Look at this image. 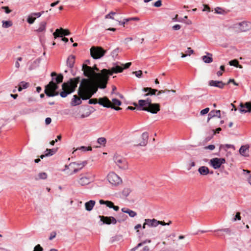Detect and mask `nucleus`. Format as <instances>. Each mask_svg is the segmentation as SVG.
<instances>
[{
    "mask_svg": "<svg viewBox=\"0 0 251 251\" xmlns=\"http://www.w3.org/2000/svg\"><path fill=\"white\" fill-rule=\"evenodd\" d=\"M123 70L124 68L117 63L114 64L113 66L110 69H102L97 75V85H95L88 79L83 78L81 81L79 90V95L83 99H89L97 92L98 88L105 89L106 87L110 75L121 73Z\"/></svg>",
    "mask_w": 251,
    "mask_h": 251,
    "instance_id": "obj_1",
    "label": "nucleus"
},
{
    "mask_svg": "<svg viewBox=\"0 0 251 251\" xmlns=\"http://www.w3.org/2000/svg\"><path fill=\"white\" fill-rule=\"evenodd\" d=\"M52 76V80L45 86V93L48 97H54L59 95V92L56 91L58 86L57 84H59L62 82L63 76L61 74L57 75L55 72L51 74Z\"/></svg>",
    "mask_w": 251,
    "mask_h": 251,
    "instance_id": "obj_2",
    "label": "nucleus"
},
{
    "mask_svg": "<svg viewBox=\"0 0 251 251\" xmlns=\"http://www.w3.org/2000/svg\"><path fill=\"white\" fill-rule=\"evenodd\" d=\"M90 64V61L89 60H86L85 61L84 63L82 65V70L83 71L84 75L91 79H88L95 85L97 84V75L98 73H95L93 69L88 66V65Z\"/></svg>",
    "mask_w": 251,
    "mask_h": 251,
    "instance_id": "obj_3",
    "label": "nucleus"
},
{
    "mask_svg": "<svg viewBox=\"0 0 251 251\" xmlns=\"http://www.w3.org/2000/svg\"><path fill=\"white\" fill-rule=\"evenodd\" d=\"M99 104L104 107L111 108L115 110L121 109V108L115 106H120L122 104L121 101L117 99H113L111 101L107 97H104L99 99Z\"/></svg>",
    "mask_w": 251,
    "mask_h": 251,
    "instance_id": "obj_4",
    "label": "nucleus"
},
{
    "mask_svg": "<svg viewBox=\"0 0 251 251\" xmlns=\"http://www.w3.org/2000/svg\"><path fill=\"white\" fill-rule=\"evenodd\" d=\"M106 50L100 47H93L90 49L91 56L95 59L102 57L105 54Z\"/></svg>",
    "mask_w": 251,
    "mask_h": 251,
    "instance_id": "obj_5",
    "label": "nucleus"
},
{
    "mask_svg": "<svg viewBox=\"0 0 251 251\" xmlns=\"http://www.w3.org/2000/svg\"><path fill=\"white\" fill-rule=\"evenodd\" d=\"M94 176L91 173L87 172L85 174H81L78 182L81 186H84L89 184L94 178Z\"/></svg>",
    "mask_w": 251,
    "mask_h": 251,
    "instance_id": "obj_6",
    "label": "nucleus"
},
{
    "mask_svg": "<svg viewBox=\"0 0 251 251\" xmlns=\"http://www.w3.org/2000/svg\"><path fill=\"white\" fill-rule=\"evenodd\" d=\"M109 182L113 186H118L122 183L121 178L114 172H110L107 176Z\"/></svg>",
    "mask_w": 251,
    "mask_h": 251,
    "instance_id": "obj_7",
    "label": "nucleus"
},
{
    "mask_svg": "<svg viewBox=\"0 0 251 251\" xmlns=\"http://www.w3.org/2000/svg\"><path fill=\"white\" fill-rule=\"evenodd\" d=\"M233 28L237 29L238 32H245L251 28V23L243 22L233 25Z\"/></svg>",
    "mask_w": 251,
    "mask_h": 251,
    "instance_id": "obj_8",
    "label": "nucleus"
},
{
    "mask_svg": "<svg viewBox=\"0 0 251 251\" xmlns=\"http://www.w3.org/2000/svg\"><path fill=\"white\" fill-rule=\"evenodd\" d=\"M114 161L119 168L123 170L127 169V163L126 160L119 155H115Z\"/></svg>",
    "mask_w": 251,
    "mask_h": 251,
    "instance_id": "obj_9",
    "label": "nucleus"
},
{
    "mask_svg": "<svg viewBox=\"0 0 251 251\" xmlns=\"http://www.w3.org/2000/svg\"><path fill=\"white\" fill-rule=\"evenodd\" d=\"M160 109V106L158 103H152L140 108V110L146 111L153 114H156Z\"/></svg>",
    "mask_w": 251,
    "mask_h": 251,
    "instance_id": "obj_10",
    "label": "nucleus"
},
{
    "mask_svg": "<svg viewBox=\"0 0 251 251\" xmlns=\"http://www.w3.org/2000/svg\"><path fill=\"white\" fill-rule=\"evenodd\" d=\"M225 162L226 160L223 158H214L210 160V165L215 169L219 168Z\"/></svg>",
    "mask_w": 251,
    "mask_h": 251,
    "instance_id": "obj_11",
    "label": "nucleus"
},
{
    "mask_svg": "<svg viewBox=\"0 0 251 251\" xmlns=\"http://www.w3.org/2000/svg\"><path fill=\"white\" fill-rule=\"evenodd\" d=\"M62 86L63 91L60 93V95L62 98L66 97L68 95L74 91L69 84L64 83Z\"/></svg>",
    "mask_w": 251,
    "mask_h": 251,
    "instance_id": "obj_12",
    "label": "nucleus"
},
{
    "mask_svg": "<svg viewBox=\"0 0 251 251\" xmlns=\"http://www.w3.org/2000/svg\"><path fill=\"white\" fill-rule=\"evenodd\" d=\"M99 218L100 221L102 222V224L106 225L113 224L115 225L117 223V220L113 217L99 216Z\"/></svg>",
    "mask_w": 251,
    "mask_h": 251,
    "instance_id": "obj_13",
    "label": "nucleus"
},
{
    "mask_svg": "<svg viewBox=\"0 0 251 251\" xmlns=\"http://www.w3.org/2000/svg\"><path fill=\"white\" fill-rule=\"evenodd\" d=\"M239 110L242 113H250L251 112V102H241L239 105Z\"/></svg>",
    "mask_w": 251,
    "mask_h": 251,
    "instance_id": "obj_14",
    "label": "nucleus"
},
{
    "mask_svg": "<svg viewBox=\"0 0 251 251\" xmlns=\"http://www.w3.org/2000/svg\"><path fill=\"white\" fill-rule=\"evenodd\" d=\"M152 103L151 99L147 98L146 100H140L138 101V104L136 103H134L133 105L137 107V108L138 110H140V108H142L144 106H147Z\"/></svg>",
    "mask_w": 251,
    "mask_h": 251,
    "instance_id": "obj_15",
    "label": "nucleus"
},
{
    "mask_svg": "<svg viewBox=\"0 0 251 251\" xmlns=\"http://www.w3.org/2000/svg\"><path fill=\"white\" fill-rule=\"evenodd\" d=\"M87 162L86 161H82V162L78 163L76 162L71 163L69 164V166H71L72 165H76L77 168H75L73 171L70 173V175H72L73 174H75L77 173L79 170H80L83 167H84Z\"/></svg>",
    "mask_w": 251,
    "mask_h": 251,
    "instance_id": "obj_16",
    "label": "nucleus"
},
{
    "mask_svg": "<svg viewBox=\"0 0 251 251\" xmlns=\"http://www.w3.org/2000/svg\"><path fill=\"white\" fill-rule=\"evenodd\" d=\"M157 223H158V222L155 219H146L145 220V222L143 225L142 227L143 229H145L146 228V226H147L150 227H156L157 226Z\"/></svg>",
    "mask_w": 251,
    "mask_h": 251,
    "instance_id": "obj_17",
    "label": "nucleus"
},
{
    "mask_svg": "<svg viewBox=\"0 0 251 251\" xmlns=\"http://www.w3.org/2000/svg\"><path fill=\"white\" fill-rule=\"evenodd\" d=\"M70 34V31L68 29H64L62 28L60 29H56L55 31L53 33L55 38L57 37H62L63 35H69Z\"/></svg>",
    "mask_w": 251,
    "mask_h": 251,
    "instance_id": "obj_18",
    "label": "nucleus"
},
{
    "mask_svg": "<svg viewBox=\"0 0 251 251\" xmlns=\"http://www.w3.org/2000/svg\"><path fill=\"white\" fill-rule=\"evenodd\" d=\"M80 87V85L79 86L78 89V95H79V97L76 95H74L73 96V99H72V101H71V104L73 106H75V105H77L81 104L82 102L81 99H82L83 100H86V99H82L81 96L79 95V90Z\"/></svg>",
    "mask_w": 251,
    "mask_h": 251,
    "instance_id": "obj_19",
    "label": "nucleus"
},
{
    "mask_svg": "<svg viewBox=\"0 0 251 251\" xmlns=\"http://www.w3.org/2000/svg\"><path fill=\"white\" fill-rule=\"evenodd\" d=\"M79 113H82L80 114H78L76 115V117L78 118L83 119L86 117H88L91 113V112L88 108H84L82 109V110L79 111Z\"/></svg>",
    "mask_w": 251,
    "mask_h": 251,
    "instance_id": "obj_20",
    "label": "nucleus"
},
{
    "mask_svg": "<svg viewBox=\"0 0 251 251\" xmlns=\"http://www.w3.org/2000/svg\"><path fill=\"white\" fill-rule=\"evenodd\" d=\"M142 140L139 143L137 144L136 146H145L148 143L149 139V134L147 132L143 133L141 135Z\"/></svg>",
    "mask_w": 251,
    "mask_h": 251,
    "instance_id": "obj_21",
    "label": "nucleus"
},
{
    "mask_svg": "<svg viewBox=\"0 0 251 251\" xmlns=\"http://www.w3.org/2000/svg\"><path fill=\"white\" fill-rule=\"evenodd\" d=\"M209 85L211 86L216 87L220 89H223L226 85V83H224L222 81L212 80L209 81Z\"/></svg>",
    "mask_w": 251,
    "mask_h": 251,
    "instance_id": "obj_22",
    "label": "nucleus"
},
{
    "mask_svg": "<svg viewBox=\"0 0 251 251\" xmlns=\"http://www.w3.org/2000/svg\"><path fill=\"white\" fill-rule=\"evenodd\" d=\"M80 78L79 77H77L74 79H71L70 81L67 82V84H69L71 87L75 91L76 87H77V84L80 82Z\"/></svg>",
    "mask_w": 251,
    "mask_h": 251,
    "instance_id": "obj_23",
    "label": "nucleus"
},
{
    "mask_svg": "<svg viewBox=\"0 0 251 251\" xmlns=\"http://www.w3.org/2000/svg\"><path fill=\"white\" fill-rule=\"evenodd\" d=\"M142 91L144 92H147V93L144 95V97L155 95L156 92L158 91L157 89H152L151 87L144 88Z\"/></svg>",
    "mask_w": 251,
    "mask_h": 251,
    "instance_id": "obj_24",
    "label": "nucleus"
},
{
    "mask_svg": "<svg viewBox=\"0 0 251 251\" xmlns=\"http://www.w3.org/2000/svg\"><path fill=\"white\" fill-rule=\"evenodd\" d=\"M217 117L218 118H221V111L220 110H211L209 113L208 114V117L207 118V122L213 117Z\"/></svg>",
    "mask_w": 251,
    "mask_h": 251,
    "instance_id": "obj_25",
    "label": "nucleus"
},
{
    "mask_svg": "<svg viewBox=\"0 0 251 251\" xmlns=\"http://www.w3.org/2000/svg\"><path fill=\"white\" fill-rule=\"evenodd\" d=\"M75 62V56L73 55H70L68 56L67 60V65L70 68L72 69L74 66Z\"/></svg>",
    "mask_w": 251,
    "mask_h": 251,
    "instance_id": "obj_26",
    "label": "nucleus"
},
{
    "mask_svg": "<svg viewBox=\"0 0 251 251\" xmlns=\"http://www.w3.org/2000/svg\"><path fill=\"white\" fill-rule=\"evenodd\" d=\"M206 54L202 56V60L205 63H211L213 61L212 54L209 52H206Z\"/></svg>",
    "mask_w": 251,
    "mask_h": 251,
    "instance_id": "obj_27",
    "label": "nucleus"
},
{
    "mask_svg": "<svg viewBox=\"0 0 251 251\" xmlns=\"http://www.w3.org/2000/svg\"><path fill=\"white\" fill-rule=\"evenodd\" d=\"M47 22L45 21L41 22L39 25V27L35 30L37 32H44L46 29Z\"/></svg>",
    "mask_w": 251,
    "mask_h": 251,
    "instance_id": "obj_28",
    "label": "nucleus"
},
{
    "mask_svg": "<svg viewBox=\"0 0 251 251\" xmlns=\"http://www.w3.org/2000/svg\"><path fill=\"white\" fill-rule=\"evenodd\" d=\"M95 203V201L93 200H90L86 202L85 203V207L86 210L89 211H91L93 209Z\"/></svg>",
    "mask_w": 251,
    "mask_h": 251,
    "instance_id": "obj_29",
    "label": "nucleus"
},
{
    "mask_svg": "<svg viewBox=\"0 0 251 251\" xmlns=\"http://www.w3.org/2000/svg\"><path fill=\"white\" fill-rule=\"evenodd\" d=\"M123 212L128 214L131 217H134L137 215V213L127 208H123L122 209Z\"/></svg>",
    "mask_w": 251,
    "mask_h": 251,
    "instance_id": "obj_30",
    "label": "nucleus"
},
{
    "mask_svg": "<svg viewBox=\"0 0 251 251\" xmlns=\"http://www.w3.org/2000/svg\"><path fill=\"white\" fill-rule=\"evenodd\" d=\"M249 151V147L247 146H242L239 150L240 153L244 156H248L247 152Z\"/></svg>",
    "mask_w": 251,
    "mask_h": 251,
    "instance_id": "obj_31",
    "label": "nucleus"
},
{
    "mask_svg": "<svg viewBox=\"0 0 251 251\" xmlns=\"http://www.w3.org/2000/svg\"><path fill=\"white\" fill-rule=\"evenodd\" d=\"M199 173L201 175H206L209 174V169L205 166H201L198 169Z\"/></svg>",
    "mask_w": 251,
    "mask_h": 251,
    "instance_id": "obj_32",
    "label": "nucleus"
},
{
    "mask_svg": "<svg viewBox=\"0 0 251 251\" xmlns=\"http://www.w3.org/2000/svg\"><path fill=\"white\" fill-rule=\"evenodd\" d=\"M47 153L45 154H42L40 156V158L43 159L45 156H48L52 155L55 153V150L54 149H48L46 150Z\"/></svg>",
    "mask_w": 251,
    "mask_h": 251,
    "instance_id": "obj_33",
    "label": "nucleus"
},
{
    "mask_svg": "<svg viewBox=\"0 0 251 251\" xmlns=\"http://www.w3.org/2000/svg\"><path fill=\"white\" fill-rule=\"evenodd\" d=\"M99 202L100 204H106V205L109 208L113 207L114 203L111 201H104L102 200H100Z\"/></svg>",
    "mask_w": 251,
    "mask_h": 251,
    "instance_id": "obj_34",
    "label": "nucleus"
},
{
    "mask_svg": "<svg viewBox=\"0 0 251 251\" xmlns=\"http://www.w3.org/2000/svg\"><path fill=\"white\" fill-rule=\"evenodd\" d=\"M28 86V83L25 82V81H22L19 85L18 91H21L23 89L27 88Z\"/></svg>",
    "mask_w": 251,
    "mask_h": 251,
    "instance_id": "obj_35",
    "label": "nucleus"
},
{
    "mask_svg": "<svg viewBox=\"0 0 251 251\" xmlns=\"http://www.w3.org/2000/svg\"><path fill=\"white\" fill-rule=\"evenodd\" d=\"M47 177V174L46 173H40L38 175L37 177H35L36 180H39L40 179H45Z\"/></svg>",
    "mask_w": 251,
    "mask_h": 251,
    "instance_id": "obj_36",
    "label": "nucleus"
},
{
    "mask_svg": "<svg viewBox=\"0 0 251 251\" xmlns=\"http://www.w3.org/2000/svg\"><path fill=\"white\" fill-rule=\"evenodd\" d=\"M12 25V23L10 21H2V27L3 28H8V27L11 26Z\"/></svg>",
    "mask_w": 251,
    "mask_h": 251,
    "instance_id": "obj_37",
    "label": "nucleus"
},
{
    "mask_svg": "<svg viewBox=\"0 0 251 251\" xmlns=\"http://www.w3.org/2000/svg\"><path fill=\"white\" fill-rule=\"evenodd\" d=\"M36 19V17H34L33 16H32V14L31 13L28 16V18L27 19V22L29 24H32L35 20Z\"/></svg>",
    "mask_w": 251,
    "mask_h": 251,
    "instance_id": "obj_38",
    "label": "nucleus"
},
{
    "mask_svg": "<svg viewBox=\"0 0 251 251\" xmlns=\"http://www.w3.org/2000/svg\"><path fill=\"white\" fill-rule=\"evenodd\" d=\"M98 143L101 145H104L106 144V140L105 138L100 137L98 138Z\"/></svg>",
    "mask_w": 251,
    "mask_h": 251,
    "instance_id": "obj_39",
    "label": "nucleus"
},
{
    "mask_svg": "<svg viewBox=\"0 0 251 251\" xmlns=\"http://www.w3.org/2000/svg\"><path fill=\"white\" fill-rule=\"evenodd\" d=\"M216 231H223V232L226 233L228 235H230L231 234V230L230 228H224V229H218Z\"/></svg>",
    "mask_w": 251,
    "mask_h": 251,
    "instance_id": "obj_40",
    "label": "nucleus"
},
{
    "mask_svg": "<svg viewBox=\"0 0 251 251\" xmlns=\"http://www.w3.org/2000/svg\"><path fill=\"white\" fill-rule=\"evenodd\" d=\"M229 64L230 66L236 67V66L238 65V61L236 59L232 60L229 62Z\"/></svg>",
    "mask_w": 251,
    "mask_h": 251,
    "instance_id": "obj_41",
    "label": "nucleus"
},
{
    "mask_svg": "<svg viewBox=\"0 0 251 251\" xmlns=\"http://www.w3.org/2000/svg\"><path fill=\"white\" fill-rule=\"evenodd\" d=\"M170 91H172L173 93H175L176 92V91L174 90H167V89H166L165 90H160V91H157L158 93L157 94V95L158 96V95H159L161 94L164 93L165 92H169Z\"/></svg>",
    "mask_w": 251,
    "mask_h": 251,
    "instance_id": "obj_42",
    "label": "nucleus"
},
{
    "mask_svg": "<svg viewBox=\"0 0 251 251\" xmlns=\"http://www.w3.org/2000/svg\"><path fill=\"white\" fill-rule=\"evenodd\" d=\"M130 192V190L128 188H125L124 189L123 191V194L124 196L127 197L129 193Z\"/></svg>",
    "mask_w": 251,
    "mask_h": 251,
    "instance_id": "obj_43",
    "label": "nucleus"
},
{
    "mask_svg": "<svg viewBox=\"0 0 251 251\" xmlns=\"http://www.w3.org/2000/svg\"><path fill=\"white\" fill-rule=\"evenodd\" d=\"M88 103L90 104H96L97 103H99V100H98L97 99H90L88 101Z\"/></svg>",
    "mask_w": 251,
    "mask_h": 251,
    "instance_id": "obj_44",
    "label": "nucleus"
},
{
    "mask_svg": "<svg viewBox=\"0 0 251 251\" xmlns=\"http://www.w3.org/2000/svg\"><path fill=\"white\" fill-rule=\"evenodd\" d=\"M44 13V11H41L40 12H37V13H32V16H33L34 17H40L43 13Z\"/></svg>",
    "mask_w": 251,
    "mask_h": 251,
    "instance_id": "obj_45",
    "label": "nucleus"
},
{
    "mask_svg": "<svg viewBox=\"0 0 251 251\" xmlns=\"http://www.w3.org/2000/svg\"><path fill=\"white\" fill-rule=\"evenodd\" d=\"M133 74H135L137 77H141L142 75V72L141 70L133 72Z\"/></svg>",
    "mask_w": 251,
    "mask_h": 251,
    "instance_id": "obj_46",
    "label": "nucleus"
},
{
    "mask_svg": "<svg viewBox=\"0 0 251 251\" xmlns=\"http://www.w3.org/2000/svg\"><path fill=\"white\" fill-rule=\"evenodd\" d=\"M162 5V1L161 0H158L153 3V6L156 7H160Z\"/></svg>",
    "mask_w": 251,
    "mask_h": 251,
    "instance_id": "obj_47",
    "label": "nucleus"
},
{
    "mask_svg": "<svg viewBox=\"0 0 251 251\" xmlns=\"http://www.w3.org/2000/svg\"><path fill=\"white\" fill-rule=\"evenodd\" d=\"M158 223H157V226L158 225H161L162 226L169 225L172 223L171 221H169V222L168 223H165L164 221H158Z\"/></svg>",
    "mask_w": 251,
    "mask_h": 251,
    "instance_id": "obj_48",
    "label": "nucleus"
},
{
    "mask_svg": "<svg viewBox=\"0 0 251 251\" xmlns=\"http://www.w3.org/2000/svg\"><path fill=\"white\" fill-rule=\"evenodd\" d=\"M43 249L38 244L34 247L33 251H43Z\"/></svg>",
    "mask_w": 251,
    "mask_h": 251,
    "instance_id": "obj_49",
    "label": "nucleus"
},
{
    "mask_svg": "<svg viewBox=\"0 0 251 251\" xmlns=\"http://www.w3.org/2000/svg\"><path fill=\"white\" fill-rule=\"evenodd\" d=\"M186 53L187 54V55H190L194 53V50L191 49V48H188L187 50L186 51Z\"/></svg>",
    "mask_w": 251,
    "mask_h": 251,
    "instance_id": "obj_50",
    "label": "nucleus"
},
{
    "mask_svg": "<svg viewBox=\"0 0 251 251\" xmlns=\"http://www.w3.org/2000/svg\"><path fill=\"white\" fill-rule=\"evenodd\" d=\"M237 220H241L240 213L239 212L236 213L235 217L234 218L233 221H236Z\"/></svg>",
    "mask_w": 251,
    "mask_h": 251,
    "instance_id": "obj_51",
    "label": "nucleus"
},
{
    "mask_svg": "<svg viewBox=\"0 0 251 251\" xmlns=\"http://www.w3.org/2000/svg\"><path fill=\"white\" fill-rule=\"evenodd\" d=\"M209 111V108H206L203 110H202L201 111V114L203 115H204V114H207Z\"/></svg>",
    "mask_w": 251,
    "mask_h": 251,
    "instance_id": "obj_52",
    "label": "nucleus"
},
{
    "mask_svg": "<svg viewBox=\"0 0 251 251\" xmlns=\"http://www.w3.org/2000/svg\"><path fill=\"white\" fill-rule=\"evenodd\" d=\"M215 148V147L213 145H210L204 147L205 150H213Z\"/></svg>",
    "mask_w": 251,
    "mask_h": 251,
    "instance_id": "obj_53",
    "label": "nucleus"
},
{
    "mask_svg": "<svg viewBox=\"0 0 251 251\" xmlns=\"http://www.w3.org/2000/svg\"><path fill=\"white\" fill-rule=\"evenodd\" d=\"M143 243H139L136 247L133 248L130 250V251H136L139 247L143 246Z\"/></svg>",
    "mask_w": 251,
    "mask_h": 251,
    "instance_id": "obj_54",
    "label": "nucleus"
},
{
    "mask_svg": "<svg viewBox=\"0 0 251 251\" xmlns=\"http://www.w3.org/2000/svg\"><path fill=\"white\" fill-rule=\"evenodd\" d=\"M79 149H81L83 151H91L92 150V148L91 147H84V146H82V147H81Z\"/></svg>",
    "mask_w": 251,
    "mask_h": 251,
    "instance_id": "obj_55",
    "label": "nucleus"
},
{
    "mask_svg": "<svg viewBox=\"0 0 251 251\" xmlns=\"http://www.w3.org/2000/svg\"><path fill=\"white\" fill-rule=\"evenodd\" d=\"M56 235V233L55 232H54V231L50 233V236L49 237V240H52L53 238H54L55 237Z\"/></svg>",
    "mask_w": 251,
    "mask_h": 251,
    "instance_id": "obj_56",
    "label": "nucleus"
},
{
    "mask_svg": "<svg viewBox=\"0 0 251 251\" xmlns=\"http://www.w3.org/2000/svg\"><path fill=\"white\" fill-rule=\"evenodd\" d=\"M230 83H232L234 85H236V86L238 85V84L235 81L234 79H231V78L229 79L228 81L227 82V83L226 84V85Z\"/></svg>",
    "mask_w": 251,
    "mask_h": 251,
    "instance_id": "obj_57",
    "label": "nucleus"
},
{
    "mask_svg": "<svg viewBox=\"0 0 251 251\" xmlns=\"http://www.w3.org/2000/svg\"><path fill=\"white\" fill-rule=\"evenodd\" d=\"M118 54V49H115L114 50H113V51L112 52V53H111L113 57L117 56Z\"/></svg>",
    "mask_w": 251,
    "mask_h": 251,
    "instance_id": "obj_58",
    "label": "nucleus"
},
{
    "mask_svg": "<svg viewBox=\"0 0 251 251\" xmlns=\"http://www.w3.org/2000/svg\"><path fill=\"white\" fill-rule=\"evenodd\" d=\"M180 28H181V26L179 25H176L172 27L173 29H174L175 30H179L180 29Z\"/></svg>",
    "mask_w": 251,
    "mask_h": 251,
    "instance_id": "obj_59",
    "label": "nucleus"
},
{
    "mask_svg": "<svg viewBox=\"0 0 251 251\" xmlns=\"http://www.w3.org/2000/svg\"><path fill=\"white\" fill-rule=\"evenodd\" d=\"M222 9L220 7H216V8H215V11L216 13L222 14Z\"/></svg>",
    "mask_w": 251,
    "mask_h": 251,
    "instance_id": "obj_60",
    "label": "nucleus"
},
{
    "mask_svg": "<svg viewBox=\"0 0 251 251\" xmlns=\"http://www.w3.org/2000/svg\"><path fill=\"white\" fill-rule=\"evenodd\" d=\"M1 8L4 9L5 13L7 14H8L11 12V10L7 6H3Z\"/></svg>",
    "mask_w": 251,
    "mask_h": 251,
    "instance_id": "obj_61",
    "label": "nucleus"
},
{
    "mask_svg": "<svg viewBox=\"0 0 251 251\" xmlns=\"http://www.w3.org/2000/svg\"><path fill=\"white\" fill-rule=\"evenodd\" d=\"M51 122V119L50 118H47L46 119H45V123H46V124L48 125H49Z\"/></svg>",
    "mask_w": 251,
    "mask_h": 251,
    "instance_id": "obj_62",
    "label": "nucleus"
},
{
    "mask_svg": "<svg viewBox=\"0 0 251 251\" xmlns=\"http://www.w3.org/2000/svg\"><path fill=\"white\" fill-rule=\"evenodd\" d=\"M131 65V62L127 63H126L125 65L122 64V65H124V67H123L124 69H127V68H128Z\"/></svg>",
    "mask_w": 251,
    "mask_h": 251,
    "instance_id": "obj_63",
    "label": "nucleus"
},
{
    "mask_svg": "<svg viewBox=\"0 0 251 251\" xmlns=\"http://www.w3.org/2000/svg\"><path fill=\"white\" fill-rule=\"evenodd\" d=\"M40 61H41V59L40 58H37V59H36L33 62V63L35 64L36 65H38L40 64Z\"/></svg>",
    "mask_w": 251,
    "mask_h": 251,
    "instance_id": "obj_64",
    "label": "nucleus"
}]
</instances>
